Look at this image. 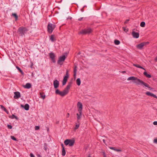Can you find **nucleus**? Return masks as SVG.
<instances>
[{
	"mask_svg": "<svg viewBox=\"0 0 157 157\" xmlns=\"http://www.w3.org/2000/svg\"><path fill=\"white\" fill-rule=\"evenodd\" d=\"M29 30L26 28L21 26L18 28V32L19 33L21 36H23Z\"/></svg>",
	"mask_w": 157,
	"mask_h": 157,
	"instance_id": "f257e3e1",
	"label": "nucleus"
},
{
	"mask_svg": "<svg viewBox=\"0 0 157 157\" xmlns=\"http://www.w3.org/2000/svg\"><path fill=\"white\" fill-rule=\"evenodd\" d=\"M69 89H65L63 91H60L57 89L56 91V93L57 94H59L62 96H63L68 94L69 92Z\"/></svg>",
	"mask_w": 157,
	"mask_h": 157,
	"instance_id": "f03ea898",
	"label": "nucleus"
},
{
	"mask_svg": "<svg viewBox=\"0 0 157 157\" xmlns=\"http://www.w3.org/2000/svg\"><path fill=\"white\" fill-rule=\"evenodd\" d=\"M75 143V140L71 139H67L64 141V143L66 145H68L70 147L73 146Z\"/></svg>",
	"mask_w": 157,
	"mask_h": 157,
	"instance_id": "7ed1b4c3",
	"label": "nucleus"
},
{
	"mask_svg": "<svg viewBox=\"0 0 157 157\" xmlns=\"http://www.w3.org/2000/svg\"><path fill=\"white\" fill-rule=\"evenodd\" d=\"M55 27L56 25L54 24L49 23L48 25V32L50 33H51Z\"/></svg>",
	"mask_w": 157,
	"mask_h": 157,
	"instance_id": "20e7f679",
	"label": "nucleus"
},
{
	"mask_svg": "<svg viewBox=\"0 0 157 157\" xmlns=\"http://www.w3.org/2000/svg\"><path fill=\"white\" fill-rule=\"evenodd\" d=\"M138 81V82L137 83V85H140L141 86H143V87H147L148 88H151L148 84L144 82L142 80L139 79Z\"/></svg>",
	"mask_w": 157,
	"mask_h": 157,
	"instance_id": "39448f33",
	"label": "nucleus"
},
{
	"mask_svg": "<svg viewBox=\"0 0 157 157\" xmlns=\"http://www.w3.org/2000/svg\"><path fill=\"white\" fill-rule=\"evenodd\" d=\"M69 77V75L68 74V70L66 71V74L65 75L64 77L63 78L62 81L63 86L65 85L67 81L68 78Z\"/></svg>",
	"mask_w": 157,
	"mask_h": 157,
	"instance_id": "423d86ee",
	"label": "nucleus"
},
{
	"mask_svg": "<svg viewBox=\"0 0 157 157\" xmlns=\"http://www.w3.org/2000/svg\"><path fill=\"white\" fill-rule=\"evenodd\" d=\"M149 44L148 42H143L137 45L136 47L138 49H142L144 46Z\"/></svg>",
	"mask_w": 157,
	"mask_h": 157,
	"instance_id": "0eeeda50",
	"label": "nucleus"
},
{
	"mask_svg": "<svg viewBox=\"0 0 157 157\" xmlns=\"http://www.w3.org/2000/svg\"><path fill=\"white\" fill-rule=\"evenodd\" d=\"M66 57L65 55H63L62 56H60L58 61V63L60 65H62L63 62L66 59Z\"/></svg>",
	"mask_w": 157,
	"mask_h": 157,
	"instance_id": "6e6552de",
	"label": "nucleus"
},
{
	"mask_svg": "<svg viewBox=\"0 0 157 157\" xmlns=\"http://www.w3.org/2000/svg\"><path fill=\"white\" fill-rule=\"evenodd\" d=\"M92 31V29L90 28L84 29L81 31L79 33L82 34H86L89 33Z\"/></svg>",
	"mask_w": 157,
	"mask_h": 157,
	"instance_id": "1a4fd4ad",
	"label": "nucleus"
},
{
	"mask_svg": "<svg viewBox=\"0 0 157 157\" xmlns=\"http://www.w3.org/2000/svg\"><path fill=\"white\" fill-rule=\"evenodd\" d=\"M139 79L138 78H137L136 77L134 76H132L128 78L127 79L128 80H132V82L134 83H135L137 84V82H138V80H139Z\"/></svg>",
	"mask_w": 157,
	"mask_h": 157,
	"instance_id": "9d476101",
	"label": "nucleus"
},
{
	"mask_svg": "<svg viewBox=\"0 0 157 157\" xmlns=\"http://www.w3.org/2000/svg\"><path fill=\"white\" fill-rule=\"evenodd\" d=\"M49 55L52 62L54 63H55L56 62V60L55 59V56L54 53L52 52H51L49 53Z\"/></svg>",
	"mask_w": 157,
	"mask_h": 157,
	"instance_id": "9b49d317",
	"label": "nucleus"
},
{
	"mask_svg": "<svg viewBox=\"0 0 157 157\" xmlns=\"http://www.w3.org/2000/svg\"><path fill=\"white\" fill-rule=\"evenodd\" d=\"M77 106L78 108V112L81 113V112L82 111V103L80 102H78L77 103Z\"/></svg>",
	"mask_w": 157,
	"mask_h": 157,
	"instance_id": "f8f14e48",
	"label": "nucleus"
},
{
	"mask_svg": "<svg viewBox=\"0 0 157 157\" xmlns=\"http://www.w3.org/2000/svg\"><path fill=\"white\" fill-rule=\"evenodd\" d=\"M53 85L55 88H57L59 85V82L57 80H55L53 81Z\"/></svg>",
	"mask_w": 157,
	"mask_h": 157,
	"instance_id": "ddd939ff",
	"label": "nucleus"
},
{
	"mask_svg": "<svg viewBox=\"0 0 157 157\" xmlns=\"http://www.w3.org/2000/svg\"><path fill=\"white\" fill-rule=\"evenodd\" d=\"M14 98L15 99H18L21 97L20 93L19 92H15L14 93Z\"/></svg>",
	"mask_w": 157,
	"mask_h": 157,
	"instance_id": "4468645a",
	"label": "nucleus"
},
{
	"mask_svg": "<svg viewBox=\"0 0 157 157\" xmlns=\"http://www.w3.org/2000/svg\"><path fill=\"white\" fill-rule=\"evenodd\" d=\"M146 94L147 95L151 97H153L154 98L157 99V96L155 94L149 92H147L146 93Z\"/></svg>",
	"mask_w": 157,
	"mask_h": 157,
	"instance_id": "2eb2a0df",
	"label": "nucleus"
},
{
	"mask_svg": "<svg viewBox=\"0 0 157 157\" xmlns=\"http://www.w3.org/2000/svg\"><path fill=\"white\" fill-rule=\"evenodd\" d=\"M132 34L133 36L135 38H139V33H136L134 31H133L132 33Z\"/></svg>",
	"mask_w": 157,
	"mask_h": 157,
	"instance_id": "dca6fc26",
	"label": "nucleus"
},
{
	"mask_svg": "<svg viewBox=\"0 0 157 157\" xmlns=\"http://www.w3.org/2000/svg\"><path fill=\"white\" fill-rule=\"evenodd\" d=\"M21 106L24 108L26 110H28L29 109V106L28 104H25L24 106L22 105H21Z\"/></svg>",
	"mask_w": 157,
	"mask_h": 157,
	"instance_id": "f3484780",
	"label": "nucleus"
},
{
	"mask_svg": "<svg viewBox=\"0 0 157 157\" xmlns=\"http://www.w3.org/2000/svg\"><path fill=\"white\" fill-rule=\"evenodd\" d=\"M40 98L44 99L45 98V95L44 93L43 92H41L40 93Z\"/></svg>",
	"mask_w": 157,
	"mask_h": 157,
	"instance_id": "a211bd4d",
	"label": "nucleus"
},
{
	"mask_svg": "<svg viewBox=\"0 0 157 157\" xmlns=\"http://www.w3.org/2000/svg\"><path fill=\"white\" fill-rule=\"evenodd\" d=\"M61 145L62 147V156H65L66 154V151L65 148L64 147L63 145V144H62Z\"/></svg>",
	"mask_w": 157,
	"mask_h": 157,
	"instance_id": "6ab92c4d",
	"label": "nucleus"
},
{
	"mask_svg": "<svg viewBox=\"0 0 157 157\" xmlns=\"http://www.w3.org/2000/svg\"><path fill=\"white\" fill-rule=\"evenodd\" d=\"M23 87L25 88H30L31 87V85L30 83H28L25 85H24Z\"/></svg>",
	"mask_w": 157,
	"mask_h": 157,
	"instance_id": "aec40b11",
	"label": "nucleus"
},
{
	"mask_svg": "<svg viewBox=\"0 0 157 157\" xmlns=\"http://www.w3.org/2000/svg\"><path fill=\"white\" fill-rule=\"evenodd\" d=\"M50 40L52 42H54L56 40V39L55 37V35H52L50 37Z\"/></svg>",
	"mask_w": 157,
	"mask_h": 157,
	"instance_id": "412c9836",
	"label": "nucleus"
},
{
	"mask_svg": "<svg viewBox=\"0 0 157 157\" xmlns=\"http://www.w3.org/2000/svg\"><path fill=\"white\" fill-rule=\"evenodd\" d=\"M109 148L112 150H113L115 151H118V152L122 151V150L121 149H116L115 147H109Z\"/></svg>",
	"mask_w": 157,
	"mask_h": 157,
	"instance_id": "4be33fe9",
	"label": "nucleus"
},
{
	"mask_svg": "<svg viewBox=\"0 0 157 157\" xmlns=\"http://www.w3.org/2000/svg\"><path fill=\"white\" fill-rule=\"evenodd\" d=\"M145 71H144L143 73L144 75L148 78H151V75L148 74L146 72V70Z\"/></svg>",
	"mask_w": 157,
	"mask_h": 157,
	"instance_id": "5701e85b",
	"label": "nucleus"
},
{
	"mask_svg": "<svg viewBox=\"0 0 157 157\" xmlns=\"http://www.w3.org/2000/svg\"><path fill=\"white\" fill-rule=\"evenodd\" d=\"M133 66H135V67H137L142 69L146 71V69L144 68V67H142L141 66H140L139 64H133Z\"/></svg>",
	"mask_w": 157,
	"mask_h": 157,
	"instance_id": "b1692460",
	"label": "nucleus"
},
{
	"mask_svg": "<svg viewBox=\"0 0 157 157\" xmlns=\"http://www.w3.org/2000/svg\"><path fill=\"white\" fill-rule=\"evenodd\" d=\"M82 112H81V113H77V119L78 120H79L81 117V115H82Z\"/></svg>",
	"mask_w": 157,
	"mask_h": 157,
	"instance_id": "393cba45",
	"label": "nucleus"
},
{
	"mask_svg": "<svg viewBox=\"0 0 157 157\" xmlns=\"http://www.w3.org/2000/svg\"><path fill=\"white\" fill-rule=\"evenodd\" d=\"M9 117L12 119L15 118L17 120L18 119V118L14 114H13L11 116H10Z\"/></svg>",
	"mask_w": 157,
	"mask_h": 157,
	"instance_id": "a878e982",
	"label": "nucleus"
},
{
	"mask_svg": "<svg viewBox=\"0 0 157 157\" xmlns=\"http://www.w3.org/2000/svg\"><path fill=\"white\" fill-rule=\"evenodd\" d=\"M76 83L78 86H79L81 83L80 79L79 78H78L76 80Z\"/></svg>",
	"mask_w": 157,
	"mask_h": 157,
	"instance_id": "bb28decb",
	"label": "nucleus"
},
{
	"mask_svg": "<svg viewBox=\"0 0 157 157\" xmlns=\"http://www.w3.org/2000/svg\"><path fill=\"white\" fill-rule=\"evenodd\" d=\"M114 43L115 44L117 45L119 44L120 43V41L119 40H114Z\"/></svg>",
	"mask_w": 157,
	"mask_h": 157,
	"instance_id": "cd10ccee",
	"label": "nucleus"
},
{
	"mask_svg": "<svg viewBox=\"0 0 157 157\" xmlns=\"http://www.w3.org/2000/svg\"><path fill=\"white\" fill-rule=\"evenodd\" d=\"M77 66H75L74 70V75L75 76L76 74V72H77Z\"/></svg>",
	"mask_w": 157,
	"mask_h": 157,
	"instance_id": "c85d7f7f",
	"label": "nucleus"
},
{
	"mask_svg": "<svg viewBox=\"0 0 157 157\" xmlns=\"http://www.w3.org/2000/svg\"><path fill=\"white\" fill-rule=\"evenodd\" d=\"M12 15L15 17L16 20H17V19H18V16L16 13H13L12 14Z\"/></svg>",
	"mask_w": 157,
	"mask_h": 157,
	"instance_id": "c756f323",
	"label": "nucleus"
},
{
	"mask_svg": "<svg viewBox=\"0 0 157 157\" xmlns=\"http://www.w3.org/2000/svg\"><path fill=\"white\" fill-rule=\"evenodd\" d=\"M145 23L144 21H142V22H141V23H140V26L141 27H144L145 26Z\"/></svg>",
	"mask_w": 157,
	"mask_h": 157,
	"instance_id": "7c9ffc66",
	"label": "nucleus"
},
{
	"mask_svg": "<svg viewBox=\"0 0 157 157\" xmlns=\"http://www.w3.org/2000/svg\"><path fill=\"white\" fill-rule=\"evenodd\" d=\"M72 83L71 82L69 83L67 86L66 88H70L71 86Z\"/></svg>",
	"mask_w": 157,
	"mask_h": 157,
	"instance_id": "2f4dec72",
	"label": "nucleus"
},
{
	"mask_svg": "<svg viewBox=\"0 0 157 157\" xmlns=\"http://www.w3.org/2000/svg\"><path fill=\"white\" fill-rule=\"evenodd\" d=\"M17 69L21 73L22 75H23L24 72H23V71H22V70L19 67H17Z\"/></svg>",
	"mask_w": 157,
	"mask_h": 157,
	"instance_id": "473e14b6",
	"label": "nucleus"
},
{
	"mask_svg": "<svg viewBox=\"0 0 157 157\" xmlns=\"http://www.w3.org/2000/svg\"><path fill=\"white\" fill-rule=\"evenodd\" d=\"M0 107L4 111H6V109L2 105H1Z\"/></svg>",
	"mask_w": 157,
	"mask_h": 157,
	"instance_id": "72a5a7b5",
	"label": "nucleus"
},
{
	"mask_svg": "<svg viewBox=\"0 0 157 157\" xmlns=\"http://www.w3.org/2000/svg\"><path fill=\"white\" fill-rule=\"evenodd\" d=\"M11 138L14 141H17V140L16 138L13 136H11Z\"/></svg>",
	"mask_w": 157,
	"mask_h": 157,
	"instance_id": "f704fd0d",
	"label": "nucleus"
},
{
	"mask_svg": "<svg viewBox=\"0 0 157 157\" xmlns=\"http://www.w3.org/2000/svg\"><path fill=\"white\" fill-rule=\"evenodd\" d=\"M79 126V124H76L75 125V129H78V128Z\"/></svg>",
	"mask_w": 157,
	"mask_h": 157,
	"instance_id": "c9c22d12",
	"label": "nucleus"
},
{
	"mask_svg": "<svg viewBox=\"0 0 157 157\" xmlns=\"http://www.w3.org/2000/svg\"><path fill=\"white\" fill-rule=\"evenodd\" d=\"M40 128V127L39 126H36L35 127V129L36 130H38Z\"/></svg>",
	"mask_w": 157,
	"mask_h": 157,
	"instance_id": "e433bc0d",
	"label": "nucleus"
},
{
	"mask_svg": "<svg viewBox=\"0 0 157 157\" xmlns=\"http://www.w3.org/2000/svg\"><path fill=\"white\" fill-rule=\"evenodd\" d=\"M7 127L9 129H11L12 128V126L10 125H8Z\"/></svg>",
	"mask_w": 157,
	"mask_h": 157,
	"instance_id": "4c0bfd02",
	"label": "nucleus"
},
{
	"mask_svg": "<svg viewBox=\"0 0 157 157\" xmlns=\"http://www.w3.org/2000/svg\"><path fill=\"white\" fill-rule=\"evenodd\" d=\"M44 145V150L45 151H46L47 150V146H46V144L45 143Z\"/></svg>",
	"mask_w": 157,
	"mask_h": 157,
	"instance_id": "58836bf2",
	"label": "nucleus"
},
{
	"mask_svg": "<svg viewBox=\"0 0 157 157\" xmlns=\"http://www.w3.org/2000/svg\"><path fill=\"white\" fill-rule=\"evenodd\" d=\"M102 153L103 156V157H106L105 153V152H103Z\"/></svg>",
	"mask_w": 157,
	"mask_h": 157,
	"instance_id": "ea45409f",
	"label": "nucleus"
},
{
	"mask_svg": "<svg viewBox=\"0 0 157 157\" xmlns=\"http://www.w3.org/2000/svg\"><path fill=\"white\" fill-rule=\"evenodd\" d=\"M154 143L157 144V139H155L154 140Z\"/></svg>",
	"mask_w": 157,
	"mask_h": 157,
	"instance_id": "a19ab883",
	"label": "nucleus"
},
{
	"mask_svg": "<svg viewBox=\"0 0 157 157\" xmlns=\"http://www.w3.org/2000/svg\"><path fill=\"white\" fill-rule=\"evenodd\" d=\"M30 155L31 157H35L32 153H30Z\"/></svg>",
	"mask_w": 157,
	"mask_h": 157,
	"instance_id": "79ce46f5",
	"label": "nucleus"
},
{
	"mask_svg": "<svg viewBox=\"0 0 157 157\" xmlns=\"http://www.w3.org/2000/svg\"><path fill=\"white\" fill-rule=\"evenodd\" d=\"M153 124L154 125H157V121H154Z\"/></svg>",
	"mask_w": 157,
	"mask_h": 157,
	"instance_id": "37998d69",
	"label": "nucleus"
},
{
	"mask_svg": "<svg viewBox=\"0 0 157 157\" xmlns=\"http://www.w3.org/2000/svg\"><path fill=\"white\" fill-rule=\"evenodd\" d=\"M84 19V18L83 17H81V18H79L78 20L79 21H81L82 20H83V19Z\"/></svg>",
	"mask_w": 157,
	"mask_h": 157,
	"instance_id": "c03bdc74",
	"label": "nucleus"
},
{
	"mask_svg": "<svg viewBox=\"0 0 157 157\" xmlns=\"http://www.w3.org/2000/svg\"><path fill=\"white\" fill-rule=\"evenodd\" d=\"M129 19L127 20L126 21L124 22V23L126 24L129 21Z\"/></svg>",
	"mask_w": 157,
	"mask_h": 157,
	"instance_id": "a18cd8bd",
	"label": "nucleus"
},
{
	"mask_svg": "<svg viewBox=\"0 0 157 157\" xmlns=\"http://www.w3.org/2000/svg\"><path fill=\"white\" fill-rule=\"evenodd\" d=\"M69 116H70L69 113H67V117H69Z\"/></svg>",
	"mask_w": 157,
	"mask_h": 157,
	"instance_id": "49530a36",
	"label": "nucleus"
},
{
	"mask_svg": "<svg viewBox=\"0 0 157 157\" xmlns=\"http://www.w3.org/2000/svg\"><path fill=\"white\" fill-rule=\"evenodd\" d=\"M7 114L9 113V112L6 109V111H5Z\"/></svg>",
	"mask_w": 157,
	"mask_h": 157,
	"instance_id": "de8ad7c7",
	"label": "nucleus"
},
{
	"mask_svg": "<svg viewBox=\"0 0 157 157\" xmlns=\"http://www.w3.org/2000/svg\"><path fill=\"white\" fill-rule=\"evenodd\" d=\"M123 29L124 30V31H125V30H126L125 28L124 27H123Z\"/></svg>",
	"mask_w": 157,
	"mask_h": 157,
	"instance_id": "09e8293b",
	"label": "nucleus"
},
{
	"mask_svg": "<svg viewBox=\"0 0 157 157\" xmlns=\"http://www.w3.org/2000/svg\"><path fill=\"white\" fill-rule=\"evenodd\" d=\"M103 141L104 143H105V140H103Z\"/></svg>",
	"mask_w": 157,
	"mask_h": 157,
	"instance_id": "8fccbe9b",
	"label": "nucleus"
},
{
	"mask_svg": "<svg viewBox=\"0 0 157 157\" xmlns=\"http://www.w3.org/2000/svg\"><path fill=\"white\" fill-rule=\"evenodd\" d=\"M123 73H125V71H123L122 72Z\"/></svg>",
	"mask_w": 157,
	"mask_h": 157,
	"instance_id": "3c124183",
	"label": "nucleus"
},
{
	"mask_svg": "<svg viewBox=\"0 0 157 157\" xmlns=\"http://www.w3.org/2000/svg\"><path fill=\"white\" fill-rule=\"evenodd\" d=\"M88 157H90V155H89Z\"/></svg>",
	"mask_w": 157,
	"mask_h": 157,
	"instance_id": "603ef678",
	"label": "nucleus"
}]
</instances>
